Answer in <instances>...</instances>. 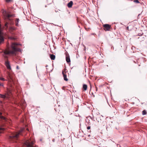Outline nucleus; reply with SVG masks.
Wrapping results in <instances>:
<instances>
[{"label": "nucleus", "mask_w": 147, "mask_h": 147, "mask_svg": "<svg viewBox=\"0 0 147 147\" xmlns=\"http://www.w3.org/2000/svg\"><path fill=\"white\" fill-rule=\"evenodd\" d=\"M9 54V51H5L4 52V55H3L5 59H7V60L5 61V65L8 69H9V62L8 60V56Z\"/></svg>", "instance_id": "3"}, {"label": "nucleus", "mask_w": 147, "mask_h": 147, "mask_svg": "<svg viewBox=\"0 0 147 147\" xmlns=\"http://www.w3.org/2000/svg\"><path fill=\"white\" fill-rule=\"evenodd\" d=\"M90 136V135H88V136Z\"/></svg>", "instance_id": "36"}, {"label": "nucleus", "mask_w": 147, "mask_h": 147, "mask_svg": "<svg viewBox=\"0 0 147 147\" xmlns=\"http://www.w3.org/2000/svg\"><path fill=\"white\" fill-rule=\"evenodd\" d=\"M104 30L105 31H109L111 28V26L109 24H105L103 25Z\"/></svg>", "instance_id": "5"}, {"label": "nucleus", "mask_w": 147, "mask_h": 147, "mask_svg": "<svg viewBox=\"0 0 147 147\" xmlns=\"http://www.w3.org/2000/svg\"><path fill=\"white\" fill-rule=\"evenodd\" d=\"M96 90L97 91V87H96Z\"/></svg>", "instance_id": "31"}, {"label": "nucleus", "mask_w": 147, "mask_h": 147, "mask_svg": "<svg viewBox=\"0 0 147 147\" xmlns=\"http://www.w3.org/2000/svg\"><path fill=\"white\" fill-rule=\"evenodd\" d=\"M18 44L16 43H12L11 45V50H10V55H16L18 51H20V49L17 47Z\"/></svg>", "instance_id": "1"}, {"label": "nucleus", "mask_w": 147, "mask_h": 147, "mask_svg": "<svg viewBox=\"0 0 147 147\" xmlns=\"http://www.w3.org/2000/svg\"><path fill=\"white\" fill-rule=\"evenodd\" d=\"M142 114L143 115H145L146 114V110H144L142 111Z\"/></svg>", "instance_id": "20"}, {"label": "nucleus", "mask_w": 147, "mask_h": 147, "mask_svg": "<svg viewBox=\"0 0 147 147\" xmlns=\"http://www.w3.org/2000/svg\"><path fill=\"white\" fill-rule=\"evenodd\" d=\"M67 69L65 68H64L63 69V70L62 74H66L67 73Z\"/></svg>", "instance_id": "19"}, {"label": "nucleus", "mask_w": 147, "mask_h": 147, "mask_svg": "<svg viewBox=\"0 0 147 147\" xmlns=\"http://www.w3.org/2000/svg\"><path fill=\"white\" fill-rule=\"evenodd\" d=\"M0 97L3 98L4 99H9V94H8L5 95H3L0 94Z\"/></svg>", "instance_id": "6"}, {"label": "nucleus", "mask_w": 147, "mask_h": 147, "mask_svg": "<svg viewBox=\"0 0 147 147\" xmlns=\"http://www.w3.org/2000/svg\"><path fill=\"white\" fill-rule=\"evenodd\" d=\"M15 16V15L14 14L10 12V18H14Z\"/></svg>", "instance_id": "16"}, {"label": "nucleus", "mask_w": 147, "mask_h": 147, "mask_svg": "<svg viewBox=\"0 0 147 147\" xmlns=\"http://www.w3.org/2000/svg\"><path fill=\"white\" fill-rule=\"evenodd\" d=\"M66 60L67 63H69L70 62V60L69 54L67 52L65 53Z\"/></svg>", "instance_id": "8"}, {"label": "nucleus", "mask_w": 147, "mask_h": 147, "mask_svg": "<svg viewBox=\"0 0 147 147\" xmlns=\"http://www.w3.org/2000/svg\"><path fill=\"white\" fill-rule=\"evenodd\" d=\"M14 24L13 20L11 18H10V25H13Z\"/></svg>", "instance_id": "18"}, {"label": "nucleus", "mask_w": 147, "mask_h": 147, "mask_svg": "<svg viewBox=\"0 0 147 147\" xmlns=\"http://www.w3.org/2000/svg\"><path fill=\"white\" fill-rule=\"evenodd\" d=\"M3 86L2 84L1 83H0V86Z\"/></svg>", "instance_id": "32"}, {"label": "nucleus", "mask_w": 147, "mask_h": 147, "mask_svg": "<svg viewBox=\"0 0 147 147\" xmlns=\"http://www.w3.org/2000/svg\"><path fill=\"white\" fill-rule=\"evenodd\" d=\"M10 33L12 34H13L14 33H13V32L14 31H15L16 30V28L15 27H10Z\"/></svg>", "instance_id": "9"}, {"label": "nucleus", "mask_w": 147, "mask_h": 147, "mask_svg": "<svg viewBox=\"0 0 147 147\" xmlns=\"http://www.w3.org/2000/svg\"><path fill=\"white\" fill-rule=\"evenodd\" d=\"M9 38H10V39L15 40H16L17 38L15 36H14V37L10 36Z\"/></svg>", "instance_id": "17"}, {"label": "nucleus", "mask_w": 147, "mask_h": 147, "mask_svg": "<svg viewBox=\"0 0 147 147\" xmlns=\"http://www.w3.org/2000/svg\"><path fill=\"white\" fill-rule=\"evenodd\" d=\"M7 23H6L5 24V26H7Z\"/></svg>", "instance_id": "30"}, {"label": "nucleus", "mask_w": 147, "mask_h": 147, "mask_svg": "<svg viewBox=\"0 0 147 147\" xmlns=\"http://www.w3.org/2000/svg\"><path fill=\"white\" fill-rule=\"evenodd\" d=\"M27 129V130H28V128H27V129Z\"/></svg>", "instance_id": "34"}, {"label": "nucleus", "mask_w": 147, "mask_h": 147, "mask_svg": "<svg viewBox=\"0 0 147 147\" xmlns=\"http://www.w3.org/2000/svg\"><path fill=\"white\" fill-rule=\"evenodd\" d=\"M73 1H71L67 4V6L69 8H71L73 5Z\"/></svg>", "instance_id": "11"}, {"label": "nucleus", "mask_w": 147, "mask_h": 147, "mask_svg": "<svg viewBox=\"0 0 147 147\" xmlns=\"http://www.w3.org/2000/svg\"><path fill=\"white\" fill-rule=\"evenodd\" d=\"M1 80H4V78H1Z\"/></svg>", "instance_id": "27"}, {"label": "nucleus", "mask_w": 147, "mask_h": 147, "mask_svg": "<svg viewBox=\"0 0 147 147\" xmlns=\"http://www.w3.org/2000/svg\"><path fill=\"white\" fill-rule=\"evenodd\" d=\"M127 28L128 29V27H127Z\"/></svg>", "instance_id": "38"}, {"label": "nucleus", "mask_w": 147, "mask_h": 147, "mask_svg": "<svg viewBox=\"0 0 147 147\" xmlns=\"http://www.w3.org/2000/svg\"><path fill=\"white\" fill-rule=\"evenodd\" d=\"M0 118L1 119H5V118L4 117H3L0 115Z\"/></svg>", "instance_id": "23"}, {"label": "nucleus", "mask_w": 147, "mask_h": 147, "mask_svg": "<svg viewBox=\"0 0 147 147\" xmlns=\"http://www.w3.org/2000/svg\"><path fill=\"white\" fill-rule=\"evenodd\" d=\"M83 88L84 91H86L87 90V86L86 84H84L83 86Z\"/></svg>", "instance_id": "15"}, {"label": "nucleus", "mask_w": 147, "mask_h": 147, "mask_svg": "<svg viewBox=\"0 0 147 147\" xmlns=\"http://www.w3.org/2000/svg\"><path fill=\"white\" fill-rule=\"evenodd\" d=\"M13 1V0H10V2H12Z\"/></svg>", "instance_id": "28"}, {"label": "nucleus", "mask_w": 147, "mask_h": 147, "mask_svg": "<svg viewBox=\"0 0 147 147\" xmlns=\"http://www.w3.org/2000/svg\"><path fill=\"white\" fill-rule=\"evenodd\" d=\"M9 69H10V70L11 69V68H10V66Z\"/></svg>", "instance_id": "35"}, {"label": "nucleus", "mask_w": 147, "mask_h": 147, "mask_svg": "<svg viewBox=\"0 0 147 147\" xmlns=\"http://www.w3.org/2000/svg\"><path fill=\"white\" fill-rule=\"evenodd\" d=\"M16 69H19V67L17 65L16 66Z\"/></svg>", "instance_id": "25"}, {"label": "nucleus", "mask_w": 147, "mask_h": 147, "mask_svg": "<svg viewBox=\"0 0 147 147\" xmlns=\"http://www.w3.org/2000/svg\"><path fill=\"white\" fill-rule=\"evenodd\" d=\"M4 130V128H0V134L3 132V131Z\"/></svg>", "instance_id": "21"}, {"label": "nucleus", "mask_w": 147, "mask_h": 147, "mask_svg": "<svg viewBox=\"0 0 147 147\" xmlns=\"http://www.w3.org/2000/svg\"><path fill=\"white\" fill-rule=\"evenodd\" d=\"M2 114V113L0 112V115H1Z\"/></svg>", "instance_id": "33"}, {"label": "nucleus", "mask_w": 147, "mask_h": 147, "mask_svg": "<svg viewBox=\"0 0 147 147\" xmlns=\"http://www.w3.org/2000/svg\"><path fill=\"white\" fill-rule=\"evenodd\" d=\"M24 128H22L19 131V132H16L15 133H12V135L11 136H10V140L11 138H13L15 139H17L21 135V133L24 131Z\"/></svg>", "instance_id": "2"}, {"label": "nucleus", "mask_w": 147, "mask_h": 147, "mask_svg": "<svg viewBox=\"0 0 147 147\" xmlns=\"http://www.w3.org/2000/svg\"><path fill=\"white\" fill-rule=\"evenodd\" d=\"M87 129H90V126H88L87 127Z\"/></svg>", "instance_id": "24"}, {"label": "nucleus", "mask_w": 147, "mask_h": 147, "mask_svg": "<svg viewBox=\"0 0 147 147\" xmlns=\"http://www.w3.org/2000/svg\"><path fill=\"white\" fill-rule=\"evenodd\" d=\"M133 1L135 3H140V2L138 0H134Z\"/></svg>", "instance_id": "22"}, {"label": "nucleus", "mask_w": 147, "mask_h": 147, "mask_svg": "<svg viewBox=\"0 0 147 147\" xmlns=\"http://www.w3.org/2000/svg\"><path fill=\"white\" fill-rule=\"evenodd\" d=\"M4 17L5 19H9V14L6 13V11H4L3 12Z\"/></svg>", "instance_id": "7"}, {"label": "nucleus", "mask_w": 147, "mask_h": 147, "mask_svg": "<svg viewBox=\"0 0 147 147\" xmlns=\"http://www.w3.org/2000/svg\"><path fill=\"white\" fill-rule=\"evenodd\" d=\"M62 74L63 75V79H64V80H65L66 81H68V78H67V75H66V74Z\"/></svg>", "instance_id": "12"}, {"label": "nucleus", "mask_w": 147, "mask_h": 147, "mask_svg": "<svg viewBox=\"0 0 147 147\" xmlns=\"http://www.w3.org/2000/svg\"><path fill=\"white\" fill-rule=\"evenodd\" d=\"M1 79V78L0 77V80Z\"/></svg>", "instance_id": "37"}, {"label": "nucleus", "mask_w": 147, "mask_h": 147, "mask_svg": "<svg viewBox=\"0 0 147 147\" xmlns=\"http://www.w3.org/2000/svg\"><path fill=\"white\" fill-rule=\"evenodd\" d=\"M34 142L31 140H27L23 144L24 147H36L33 146Z\"/></svg>", "instance_id": "4"}, {"label": "nucleus", "mask_w": 147, "mask_h": 147, "mask_svg": "<svg viewBox=\"0 0 147 147\" xmlns=\"http://www.w3.org/2000/svg\"><path fill=\"white\" fill-rule=\"evenodd\" d=\"M9 93H10V97L11 96V92H10H10H9Z\"/></svg>", "instance_id": "29"}, {"label": "nucleus", "mask_w": 147, "mask_h": 147, "mask_svg": "<svg viewBox=\"0 0 147 147\" xmlns=\"http://www.w3.org/2000/svg\"><path fill=\"white\" fill-rule=\"evenodd\" d=\"M50 57L52 60H54L55 59V55H50Z\"/></svg>", "instance_id": "14"}, {"label": "nucleus", "mask_w": 147, "mask_h": 147, "mask_svg": "<svg viewBox=\"0 0 147 147\" xmlns=\"http://www.w3.org/2000/svg\"><path fill=\"white\" fill-rule=\"evenodd\" d=\"M10 87L11 86L10 85V84H11L12 83H13V77H12L10 76Z\"/></svg>", "instance_id": "10"}, {"label": "nucleus", "mask_w": 147, "mask_h": 147, "mask_svg": "<svg viewBox=\"0 0 147 147\" xmlns=\"http://www.w3.org/2000/svg\"><path fill=\"white\" fill-rule=\"evenodd\" d=\"M19 20L18 18H16V19L15 20V25H16V26H19V24H18V23L19 22Z\"/></svg>", "instance_id": "13"}, {"label": "nucleus", "mask_w": 147, "mask_h": 147, "mask_svg": "<svg viewBox=\"0 0 147 147\" xmlns=\"http://www.w3.org/2000/svg\"><path fill=\"white\" fill-rule=\"evenodd\" d=\"M7 2H9V0H5Z\"/></svg>", "instance_id": "26"}]
</instances>
